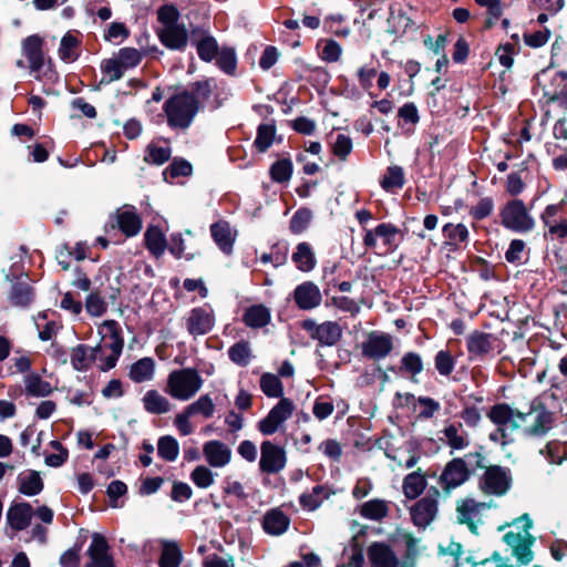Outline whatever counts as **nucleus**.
Here are the masks:
<instances>
[{
  "instance_id": "f257e3e1",
  "label": "nucleus",
  "mask_w": 567,
  "mask_h": 567,
  "mask_svg": "<svg viewBox=\"0 0 567 567\" xmlns=\"http://www.w3.org/2000/svg\"><path fill=\"white\" fill-rule=\"evenodd\" d=\"M97 331L102 340H109L105 347L111 350V353L104 355L101 344L90 347L80 343L75 346L71 351L70 361L76 371H87L95 361H99V368L104 372L116 365L124 347L122 329L118 322L115 320H105L99 326Z\"/></svg>"
},
{
  "instance_id": "f03ea898",
  "label": "nucleus",
  "mask_w": 567,
  "mask_h": 567,
  "mask_svg": "<svg viewBox=\"0 0 567 567\" xmlns=\"http://www.w3.org/2000/svg\"><path fill=\"white\" fill-rule=\"evenodd\" d=\"M199 110V101L188 91L174 94L163 105L168 127L181 132L190 127Z\"/></svg>"
},
{
  "instance_id": "7ed1b4c3",
  "label": "nucleus",
  "mask_w": 567,
  "mask_h": 567,
  "mask_svg": "<svg viewBox=\"0 0 567 567\" xmlns=\"http://www.w3.org/2000/svg\"><path fill=\"white\" fill-rule=\"evenodd\" d=\"M519 524H523V532H507L503 536V542L512 549V555L517 559L519 565H528L534 558L532 546L536 540L529 533L533 527V522L528 514H523L511 523V525L517 526ZM506 525L509 526V524Z\"/></svg>"
},
{
  "instance_id": "20e7f679",
  "label": "nucleus",
  "mask_w": 567,
  "mask_h": 567,
  "mask_svg": "<svg viewBox=\"0 0 567 567\" xmlns=\"http://www.w3.org/2000/svg\"><path fill=\"white\" fill-rule=\"evenodd\" d=\"M203 382L202 377L195 369L174 370L167 378L165 392L173 399L187 401L200 390Z\"/></svg>"
},
{
  "instance_id": "39448f33",
  "label": "nucleus",
  "mask_w": 567,
  "mask_h": 567,
  "mask_svg": "<svg viewBox=\"0 0 567 567\" xmlns=\"http://www.w3.org/2000/svg\"><path fill=\"white\" fill-rule=\"evenodd\" d=\"M501 223L514 233L525 234L535 228V219L522 199L508 200L499 212Z\"/></svg>"
},
{
  "instance_id": "423d86ee",
  "label": "nucleus",
  "mask_w": 567,
  "mask_h": 567,
  "mask_svg": "<svg viewBox=\"0 0 567 567\" xmlns=\"http://www.w3.org/2000/svg\"><path fill=\"white\" fill-rule=\"evenodd\" d=\"M494 506L493 502H476L475 498H462L456 505V520L466 525L470 532L478 535V527L484 523L485 513Z\"/></svg>"
},
{
  "instance_id": "0eeeda50",
  "label": "nucleus",
  "mask_w": 567,
  "mask_h": 567,
  "mask_svg": "<svg viewBox=\"0 0 567 567\" xmlns=\"http://www.w3.org/2000/svg\"><path fill=\"white\" fill-rule=\"evenodd\" d=\"M512 484L511 468L501 465L487 466L480 478V487L487 495L503 496L509 492Z\"/></svg>"
},
{
  "instance_id": "6e6552de",
  "label": "nucleus",
  "mask_w": 567,
  "mask_h": 567,
  "mask_svg": "<svg viewBox=\"0 0 567 567\" xmlns=\"http://www.w3.org/2000/svg\"><path fill=\"white\" fill-rule=\"evenodd\" d=\"M524 414H527L526 423L529 419L532 420V424L524 427V434L526 436L540 437L546 435V433L553 427L554 413L549 411L538 399L530 402L528 411L524 412Z\"/></svg>"
},
{
  "instance_id": "1a4fd4ad",
  "label": "nucleus",
  "mask_w": 567,
  "mask_h": 567,
  "mask_svg": "<svg viewBox=\"0 0 567 567\" xmlns=\"http://www.w3.org/2000/svg\"><path fill=\"white\" fill-rule=\"evenodd\" d=\"M301 327L320 347H333L342 337V328L336 321L317 323L313 319H306Z\"/></svg>"
},
{
  "instance_id": "9d476101",
  "label": "nucleus",
  "mask_w": 567,
  "mask_h": 567,
  "mask_svg": "<svg viewBox=\"0 0 567 567\" xmlns=\"http://www.w3.org/2000/svg\"><path fill=\"white\" fill-rule=\"evenodd\" d=\"M470 476L471 471L466 465L465 458L455 457L446 463L437 483L444 492L450 493L456 487L463 485Z\"/></svg>"
},
{
  "instance_id": "9b49d317",
  "label": "nucleus",
  "mask_w": 567,
  "mask_h": 567,
  "mask_svg": "<svg viewBox=\"0 0 567 567\" xmlns=\"http://www.w3.org/2000/svg\"><path fill=\"white\" fill-rule=\"evenodd\" d=\"M392 350V336L382 331H371L361 343L362 355L373 361L386 358Z\"/></svg>"
},
{
  "instance_id": "f8f14e48",
  "label": "nucleus",
  "mask_w": 567,
  "mask_h": 567,
  "mask_svg": "<svg viewBox=\"0 0 567 567\" xmlns=\"http://www.w3.org/2000/svg\"><path fill=\"white\" fill-rule=\"evenodd\" d=\"M399 233L400 229L391 223H381L374 229L364 228L363 245L369 249H374L378 238H381L385 251L393 252L399 247V243L395 240Z\"/></svg>"
},
{
  "instance_id": "ddd939ff",
  "label": "nucleus",
  "mask_w": 567,
  "mask_h": 567,
  "mask_svg": "<svg viewBox=\"0 0 567 567\" xmlns=\"http://www.w3.org/2000/svg\"><path fill=\"white\" fill-rule=\"evenodd\" d=\"M293 403L287 398H281L279 402L269 411L266 417L258 422V430L264 435H271L278 431L293 412Z\"/></svg>"
},
{
  "instance_id": "4468645a",
  "label": "nucleus",
  "mask_w": 567,
  "mask_h": 567,
  "mask_svg": "<svg viewBox=\"0 0 567 567\" xmlns=\"http://www.w3.org/2000/svg\"><path fill=\"white\" fill-rule=\"evenodd\" d=\"M259 468L262 473L275 474L286 465V452L284 447L270 441H264L260 446Z\"/></svg>"
},
{
  "instance_id": "2eb2a0df",
  "label": "nucleus",
  "mask_w": 567,
  "mask_h": 567,
  "mask_svg": "<svg viewBox=\"0 0 567 567\" xmlns=\"http://www.w3.org/2000/svg\"><path fill=\"white\" fill-rule=\"evenodd\" d=\"M526 415L506 403L493 405L487 414L488 419L497 426L511 425L518 429L520 424H526Z\"/></svg>"
},
{
  "instance_id": "dca6fc26",
  "label": "nucleus",
  "mask_w": 567,
  "mask_h": 567,
  "mask_svg": "<svg viewBox=\"0 0 567 567\" xmlns=\"http://www.w3.org/2000/svg\"><path fill=\"white\" fill-rule=\"evenodd\" d=\"M109 550L110 546L106 538L99 533H94L87 549L90 560L85 567H115Z\"/></svg>"
},
{
  "instance_id": "f3484780",
  "label": "nucleus",
  "mask_w": 567,
  "mask_h": 567,
  "mask_svg": "<svg viewBox=\"0 0 567 567\" xmlns=\"http://www.w3.org/2000/svg\"><path fill=\"white\" fill-rule=\"evenodd\" d=\"M293 300L299 309L311 310L320 306L322 295L316 284L305 281L295 288Z\"/></svg>"
},
{
  "instance_id": "a211bd4d",
  "label": "nucleus",
  "mask_w": 567,
  "mask_h": 567,
  "mask_svg": "<svg viewBox=\"0 0 567 567\" xmlns=\"http://www.w3.org/2000/svg\"><path fill=\"white\" fill-rule=\"evenodd\" d=\"M437 504L435 498H420L410 508L412 522L420 528H425L435 517Z\"/></svg>"
},
{
  "instance_id": "6ab92c4d",
  "label": "nucleus",
  "mask_w": 567,
  "mask_h": 567,
  "mask_svg": "<svg viewBox=\"0 0 567 567\" xmlns=\"http://www.w3.org/2000/svg\"><path fill=\"white\" fill-rule=\"evenodd\" d=\"M158 38L163 45L176 51H184L188 42V33L183 24L159 29Z\"/></svg>"
},
{
  "instance_id": "aec40b11",
  "label": "nucleus",
  "mask_w": 567,
  "mask_h": 567,
  "mask_svg": "<svg viewBox=\"0 0 567 567\" xmlns=\"http://www.w3.org/2000/svg\"><path fill=\"white\" fill-rule=\"evenodd\" d=\"M34 515L33 507L28 503L12 504L7 512V523L16 532L24 530Z\"/></svg>"
},
{
  "instance_id": "412c9836",
  "label": "nucleus",
  "mask_w": 567,
  "mask_h": 567,
  "mask_svg": "<svg viewBox=\"0 0 567 567\" xmlns=\"http://www.w3.org/2000/svg\"><path fill=\"white\" fill-rule=\"evenodd\" d=\"M368 558L372 567H398L399 558L384 543H373L368 548Z\"/></svg>"
},
{
  "instance_id": "4be33fe9",
  "label": "nucleus",
  "mask_w": 567,
  "mask_h": 567,
  "mask_svg": "<svg viewBox=\"0 0 567 567\" xmlns=\"http://www.w3.org/2000/svg\"><path fill=\"white\" fill-rule=\"evenodd\" d=\"M203 452L208 464L213 467H224L231 458V450L223 442L213 440L203 446Z\"/></svg>"
},
{
  "instance_id": "5701e85b",
  "label": "nucleus",
  "mask_w": 567,
  "mask_h": 567,
  "mask_svg": "<svg viewBox=\"0 0 567 567\" xmlns=\"http://www.w3.org/2000/svg\"><path fill=\"white\" fill-rule=\"evenodd\" d=\"M495 341L492 333L474 331L467 337L466 348L471 358H483L494 349Z\"/></svg>"
},
{
  "instance_id": "b1692460",
  "label": "nucleus",
  "mask_w": 567,
  "mask_h": 567,
  "mask_svg": "<svg viewBox=\"0 0 567 567\" xmlns=\"http://www.w3.org/2000/svg\"><path fill=\"white\" fill-rule=\"evenodd\" d=\"M22 50L29 62L30 71L32 73H39L44 65L41 38L38 35L28 37L23 41Z\"/></svg>"
},
{
  "instance_id": "393cba45",
  "label": "nucleus",
  "mask_w": 567,
  "mask_h": 567,
  "mask_svg": "<svg viewBox=\"0 0 567 567\" xmlns=\"http://www.w3.org/2000/svg\"><path fill=\"white\" fill-rule=\"evenodd\" d=\"M214 326L213 315L204 308H194L187 319V330L192 336L208 333Z\"/></svg>"
},
{
  "instance_id": "a878e982",
  "label": "nucleus",
  "mask_w": 567,
  "mask_h": 567,
  "mask_svg": "<svg viewBox=\"0 0 567 567\" xmlns=\"http://www.w3.org/2000/svg\"><path fill=\"white\" fill-rule=\"evenodd\" d=\"M210 234L218 248L229 255L233 251L235 235L226 220H218L210 225Z\"/></svg>"
},
{
  "instance_id": "bb28decb",
  "label": "nucleus",
  "mask_w": 567,
  "mask_h": 567,
  "mask_svg": "<svg viewBox=\"0 0 567 567\" xmlns=\"http://www.w3.org/2000/svg\"><path fill=\"white\" fill-rule=\"evenodd\" d=\"M443 236L445 237V244L451 247V250H456L462 247H465L470 240V231L467 227L460 224L447 223L444 225Z\"/></svg>"
},
{
  "instance_id": "cd10ccee",
  "label": "nucleus",
  "mask_w": 567,
  "mask_h": 567,
  "mask_svg": "<svg viewBox=\"0 0 567 567\" xmlns=\"http://www.w3.org/2000/svg\"><path fill=\"white\" fill-rule=\"evenodd\" d=\"M120 230L127 237L137 235L142 228V219L134 208H123L116 214Z\"/></svg>"
},
{
  "instance_id": "c85d7f7f",
  "label": "nucleus",
  "mask_w": 567,
  "mask_h": 567,
  "mask_svg": "<svg viewBox=\"0 0 567 567\" xmlns=\"http://www.w3.org/2000/svg\"><path fill=\"white\" fill-rule=\"evenodd\" d=\"M442 433L452 450H464L470 445L468 434L462 423H449Z\"/></svg>"
},
{
  "instance_id": "c756f323",
  "label": "nucleus",
  "mask_w": 567,
  "mask_h": 567,
  "mask_svg": "<svg viewBox=\"0 0 567 567\" xmlns=\"http://www.w3.org/2000/svg\"><path fill=\"white\" fill-rule=\"evenodd\" d=\"M34 300V290L27 281H16L9 292V301L13 307L28 308Z\"/></svg>"
},
{
  "instance_id": "7c9ffc66",
  "label": "nucleus",
  "mask_w": 567,
  "mask_h": 567,
  "mask_svg": "<svg viewBox=\"0 0 567 567\" xmlns=\"http://www.w3.org/2000/svg\"><path fill=\"white\" fill-rule=\"evenodd\" d=\"M289 518L280 508L269 511L262 522L265 532L269 535H281L289 527Z\"/></svg>"
},
{
  "instance_id": "2f4dec72",
  "label": "nucleus",
  "mask_w": 567,
  "mask_h": 567,
  "mask_svg": "<svg viewBox=\"0 0 567 567\" xmlns=\"http://www.w3.org/2000/svg\"><path fill=\"white\" fill-rule=\"evenodd\" d=\"M296 267L303 272L311 271L317 264L315 252L309 243H299L291 256Z\"/></svg>"
},
{
  "instance_id": "473e14b6",
  "label": "nucleus",
  "mask_w": 567,
  "mask_h": 567,
  "mask_svg": "<svg viewBox=\"0 0 567 567\" xmlns=\"http://www.w3.org/2000/svg\"><path fill=\"white\" fill-rule=\"evenodd\" d=\"M143 406L151 414H165L172 410V403L156 390H148L143 399Z\"/></svg>"
},
{
  "instance_id": "72a5a7b5",
  "label": "nucleus",
  "mask_w": 567,
  "mask_h": 567,
  "mask_svg": "<svg viewBox=\"0 0 567 567\" xmlns=\"http://www.w3.org/2000/svg\"><path fill=\"white\" fill-rule=\"evenodd\" d=\"M270 311L264 305H254L246 309L243 321L249 328H262L270 322Z\"/></svg>"
},
{
  "instance_id": "f704fd0d",
  "label": "nucleus",
  "mask_w": 567,
  "mask_h": 567,
  "mask_svg": "<svg viewBox=\"0 0 567 567\" xmlns=\"http://www.w3.org/2000/svg\"><path fill=\"white\" fill-rule=\"evenodd\" d=\"M154 368L155 364L152 358H142L131 365L130 379L135 383L150 381L154 377Z\"/></svg>"
},
{
  "instance_id": "c9c22d12",
  "label": "nucleus",
  "mask_w": 567,
  "mask_h": 567,
  "mask_svg": "<svg viewBox=\"0 0 567 567\" xmlns=\"http://www.w3.org/2000/svg\"><path fill=\"white\" fill-rule=\"evenodd\" d=\"M19 491L27 496H34L43 488L42 480L38 472L27 471L18 476Z\"/></svg>"
},
{
  "instance_id": "e433bc0d",
  "label": "nucleus",
  "mask_w": 567,
  "mask_h": 567,
  "mask_svg": "<svg viewBox=\"0 0 567 567\" xmlns=\"http://www.w3.org/2000/svg\"><path fill=\"white\" fill-rule=\"evenodd\" d=\"M171 155L172 148L167 143L161 146L157 143L152 142L146 146L144 162L159 166L166 163L171 158Z\"/></svg>"
},
{
  "instance_id": "4c0bfd02",
  "label": "nucleus",
  "mask_w": 567,
  "mask_h": 567,
  "mask_svg": "<svg viewBox=\"0 0 567 567\" xmlns=\"http://www.w3.org/2000/svg\"><path fill=\"white\" fill-rule=\"evenodd\" d=\"M404 171L401 166H390L382 177L380 185L388 193H394L404 186Z\"/></svg>"
},
{
  "instance_id": "58836bf2",
  "label": "nucleus",
  "mask_w": 567,
  "mask_h": 567,
  "mask_svg": "<svg viewBox=\"0 0 567 567\" xmlns=\"http://www.w3.org/2000/svg\"><path fill=\"white\" fill-rule=\"evenodd\" d=\"M145 244L151 254L159 257L166 248V239L158 227L151 226L145 231Z\"/></svg>"
},
{
  "instance_id": "ea45409f",
  "label": "nucleus",
  "mask_w": 567,
  "mask_h": 567,
  "mask_svg": "<svg viewBox=\"0 0 567 567\" xmlns=\"http://www.w3.org/2000/svg\"><path fill=\"white\" fill-rule=\"evenodd\" d=\"M25 392L30 396H47L52 392L51 384L37 373H29L24 377Z\"/></svg>"
},
{
  "instance_id": "a19ab883",
  "label": "nucleus",
  "mask_w": 567,
  "mask_h": 567,
  "mask_svg": "<svg viewBox=\"0 0 567 567\" xmlns=\"http://www.w3.org/2000/svg\"><path fill=\"white\" fill-rule=\"evenodd\" d=\"M425 487L426 480L420 470L408 474L403 480L404 496H421Z\"/></svg>"
},
{
  "instance_id": "79ce46f5",
  "label": "nucleus",
  "mask_w": 567,
  "mask_h": 567,
  "mask_svg": "<svg viewBox=\"0 0 567 567\" xmlns=\"http://www.w3.org/2000/svg\"><path fill=\"white\" fill-rule=\"evenodd\" d=\"M157 454L166 462H174L179 454V444L172 435H163L157 441Z\"/></svg>"
},
{
  "instance_id": "37998d69",
  "label": "nucleus",
  "mask_w": 567,
  "mask_h": 567,
  "mask_svg": "<svg viewBox=\"0 0 567 567\" xmlns=\"http://www.w3.org/2000/svg\"><path fill=\"white\" fill-rule=\"evenodd\" d=\"M360 514L367 519L380 520L386 516L388 505L380 498H372L361 505Z\"/></svg>"
},
{
  "instance_id": "c03bdc74",
  "label": "nucleus",
  "mask_w": 567,
  "mask_h": 567,
  "mask_svg": "<svg viewBox=\"0 0 567 567\" xmlns=\"http://www.w3.org/2000/svg\"><path fill=\"white\" fill-rule=\"evenodd\" d=\"M184 410L187 411L188 415L194 416L199 414L204 419H210L215 413V404L208 394H203Z\"/></svg>"
},
{
  "instance_id": "a18cd8bd",
  "label": "nucleus",
  "mask_w": 567,
  "mask_h": 567,
  "mask_svg": "<svg viewBox=\"0 0 567 567\" xmlns=\"http://www.w3.org/2000/svg\"><path fill=\"white\" fill-rule=\"evenodd\" d=\"M193 167L190 163L184 158H174L172 163L164 169L163 178L171 182L177 177H187L192 175Z\"/></svg>"
},
{
  "instance_id": "49530a36",
  "label": "nucleus",
  "mask_w": 567,
  "mask_h": 567,
  "mask_svg": "<svg viewBox=\"0 0 567 567\" xmlns=\"http://www.w3.org/2000/svg\"><path fill=\"white\" fill-rule=\"evenodd\" d=\"M276 135L275 124L262 123L257 127L254 145L260 153H265L274 143Z\"/></svg>"
},
{
  "instance_id": "de8ad7c7",
  "label": "nucleus",
  "mask_w": 567,
  "mask_h": 567,
  "mask_svg": "<svg viewBox=\"0 0 567 567\" xmlns=\"http://www.w3.org/2000/svg\"><path fill=\"white\" fill-rule=\"evenodd\" d=\"M182 551L174 542H165L159 557V567H179Z\"/></svg>"
},
{
  "instance_id": "09e8293b",
  "label": "nucleus",
  "mask_w": 567,
  "mask_h": 567,
  "mask_svg": "<svg viewBox=\"0 0 567 567\" xmlns=\"http://www.w3.org/2000/svg\"><path fill=\"white\" fill-rule=\"evenodd\" d=\"M260 389L268 398H284V385L278 375L264 373L260 378Z\"/></svg>"
},
{
  "instance_id": "8fccbe9b",
  "label": "nucleus",
  "mask_w": 567,
  "mask_h": 567,
  "mask_svg": "<svg viewBox=\"0 0 567 567\" xmlns=\"http://www.w3.org/2000/svg\"><path fill=\"white\" fill-rule=\"evenodd\" d=\"M80 41L76 37L68 32L61 40L59 55L64 62H73L79 58L76 51Z\"/></svg>"
},
{
  "instance_id": "3c124183",
  "label": "nucleus",
  "mask_w": 567,
  "mask_h": 567,
  "mask_svg": "<svg viewBox=\"0 0 567 567\" xmlns=\"http://www.w3.org/2000/svg\"><path fill=\"white\" fill-rule=\"evenodd\" d=\"M293 166L289 158H282L270 166V177L276 183H287L292 175Z\"/></svg>"
},
{
  "instance_id": "603ef678",
  "label": "nucleus",
  "mask_w": 567,
  "mask_h": 567,
  "mask_svg": "<svg viewBox=\"0 0 567 567\" xmlns=\"http://www.w3.org/2000/svg\"><path fill=\"white\" fill-rule=\"evenodd\" d=\"M216 89L217 81L214 78H209L194 82L188 92L193 94L200 104L202 102L207 101Z\"/></svg>"
},
{
  "instance_id": "864d4df0",
  "label": "nucleus",
  "mask_w": 567,
  "mask_h": 567,
  "mask_svg": "<svg viewBox=\"0 0 567 567\" xmlns=\"http://www.w3.org/2000/svg\"><path fill=\"white\" fill-rule=\"evenodd\" d=\"M216 63L223 72L234 75L237 68V55L235 50L233 48H223L216 56Z\"/></svg>"
},
{
  "instance_id": "5fc2aeb1",
  "label": "nucleus",
  "mask_w": 567,
  "mask_h": 567,
  "mask_svg": "<svg viewBox=\"0 0 567 567\" xmlns=\"http://www.w3.org/2000/svg\"><path fill=\"white\" fill-rule=\"evenodd\" d=\"M196 49L198 56L205 62H210L216 59L219 52L217 41L212 35H205L199 40L196 44Z\"/></svg>"
},
{
  "instance_id": "6e6d98bb",
  "label": "nucleus",
  "mask_w": 567,
  "mask_h": 567,
  "mask_svg": "<svg viewBox=\"0 0 567 567\" xmlns=\"http://www.w3.org/2000/svg\"><path fill=\"white\" fill-rule=\"evenodd\" d=\"M312 212L309 208H299L289 221V229L292 234L303 233L310 225Z\"/></svg>"
},
{
  "instance_id": "4d7b16f0",
  "label": "nucleus",
  "mask_w": 567,
  "mask_h": 567,
  "mask_svg": "<svg viewBox=\"0 0 567 567\" xmlns=\"http://www.w3.org/2000/svg\"><path fill=\"white\" fill-rule=\"evenodd\" d=\"M456 360L449 350H440L434 357V365L442 377H450L454 371Z\"/></svg>"
},
{
  "instance_id": "13d9d810",
  "label": "nucleus",
  "mask_w": 567,
  "mask_h": 567,
  "mask_svg": "<svg viewBox=\"0 0 567 567\" xmlns=\"http://www.w3.org/2000/svg\"><path fill=\"white\" fill-rule=\"evenodd\" d=\"M230 361L239 367H246L250 361V348L246 341H239L228 349Z\"/></svg>"
},
{
  "instance_id": "bf43d9fd",
  "label": "nucleus",
  "mask_w": 567,
  "mask_h": 567,
  "mask_svg": "<svg viewBox=\"0 0 567 567\" xmlns=\"http://www.w3.org/2000/svg\"><path fill=\"white\" fill-rule=\"evenodd\" d=\"M400 369L412 377L420 374L423 371V361L421 355L416 352L404 353L401 359Z\"/></svg>"
},
{
  "instance_id": "052dcab7",
  "label": "nucleus",
  "mask_w": 567,
  "mask_h": 567,
  "mask_svg": "<svg viewBox=\"0 0 567 567\" xmlns=\"http://www.w3.org/2000/svg\"><path fill=\"white\" fill-rule=\"evenodd\" d=\"M85 308L90 316L101 317L106 312L107 303L97 291H94L86 297Z\"/></svg>"
},
{
  "instance_id": "680f3d73",
  "label": "nucleus",
  "mask_w": 567,
  "mask_h": 567,
  "mask_svg": "<svg viewBox=\"0 0 567 567\" xmlns=\"http://www.w3.org/2000/svg\"><path fill=\"white\" fill-rule=\"evenodd\" d=\"M475 2L487 9L488 19L485 28L491 29L503 13L501 0H475Z\"/></svg>"
},
{
  "instance_id": "e2e57ef3",
  "label": "nucleus",
  "mask_w": 567,
  "mask_h": 567,
  "mask_svg": "<svg viewBox=\"0 0 567 567\" xmlns=\"http://www.w3.org/2000/svg\"><path fill=\"white\" fill-rule=\"evenodd\" d=\"M416 402L421 406L417 414L421 420L432 419L441 409L440 402L430 396H419Z\"/></svg>"
},
{
  "instance_id": "0e129e2a",
  "label": "nucleus",
  "mask_w": 567,
  "mask_h": 567,
  "mask_svg": "<svg viewBox=\"0 0 567 567\" xmlns=\"http://www.w3.org/2000/svg\"><path fill=\"white\" fill-rule=\"evenodd\" d=\"M117 59L125 70L137 66L142 61V53L135 48H122Z\"/></svg>"
},
{
  "instance_id": "69168bd1",
  "label": "nucleus",
  "mask_w": 567,
  "mask_h": 567,
  "mask_svg": "<svg viewBox=\"0 0 567 567\" xmlns=\"http://www.w3.org/2000/svg\"><path fill=\"white\" fill-rule=\"evenodd\" d=\"M101 69L104 75L107 76L109 82L120 80L125 72L124 66L120 63L117 58L104 60Z\"/></svg>"
},
{
  "instance_id": "338daca9",
  "label": "nucleus",
  "mask_w": 567,
  "mask_h": 567,
  "mask_svg": "<svg viewBox=\"0 0 567 567\" xmlns=\"http://www.w3.org/2000/svg\"><path fill=\"white\" fill-rule=\"evenodd\" d=\"M540 453L551 464H560L565 458V446L558 442H549Z\"/></svg>"
},
{
  "instance_id": "774afa93",
  "label": "nucleus",
  "mask_w": 567,
  "mask_h": 567,
  "mask_svg": "<svg viewBox=\"0 0 567 567\" xmlns=\"http://www.w3.org/2000/svg\"><path fill=\"white\" fill-rule=\"evenodd\" d=\"M545 230V238L550 240H559L565 243L567 240V219H559L558 223L553 224Z\"/></svg>"
}]
</instances>
